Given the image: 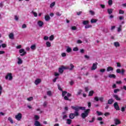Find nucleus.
Returning a JSON list of instances; mask_svg holds the SVG:
<instances>
[{
    "mask_svg": "<svg viewBox=\"0 0 126 126\" xmlns=\"http://www.w3.org/2000/svg\"><path fill=\"white\" fill-rule=\"evenodd\" d=\"M71 108L73 109V110H76L77 111H79V110H82V111L85 110V107L71 106Z\"/></svg>",
    "mask_w": 126,
    "mask_h": 126,
    "instance_id": "1",
    "label": "nucleus"
},
{
    "mask_svg": "<svg viewBox=\"0 0 126 126\" xmlns=\"http://www.w3.org/2000/svg\"><path fill=\"white\" fill-rule=\"evenodd\" d=\"M89 112H90V109H88L85 111L84 113H82V118H83V119H85V118L88 116Z\"/></svg>",
    "mask_w": 126,
    "mask_h": 126,
    "instance_id": "2",
    "label": "nucleus"
},
{
    "mask_svg": "<svg viewBox=\"0 0 126 126\" xmlns=\"http://www.w3.org/2000/svg\"><path fill=\"white\" fill-rule=\"evenodd\" d=\"M6 80H12L13 77H12V74L11 73H8L5 77Z\"/></svg>",
    "mask_w": 126,
    "mask_h": 126,
    "instance_id": "3",
    "label": "nucleus"
},
{
    "mask_svg": "<svg viewBox=\"0 0 126 126\" xmlns=\"http://www.w3.org/2000/svg\"><path fill=\"white\" fill-rule=\"evenodd\" d=\"M19 53L20 54H22L20 55L21 57H23V56H25V55H26V54L27 53V52L25 51V50L24 49H20Z\"/></svg>",
    "mask_w": 126,
    "mask_h": 126,
    "instance_id": "4",
    "label": "nucleus"
},
{
    "mask_svg": "<svg viewBox=\"0 0 126 126\" xmlns=\"http://www.w3.org/2000/svg\"><path fill=\"white\" fill-rule=\"evenodd\" d=\"M15 119L17 121H20L22 119V114L18 113L17 115L15 116Z\"/></svg>",
    "mask_w": 126,
    "mask_h": 126,
    "instance_id": "5",
    "label": "nucleus"
},
{
    "mask_svg": "<svg viewBox=\"0 0 126 126\" xmlns=\"http://www.w3.org/2000/svg\"><path fill=\"white\" fill-rule=\"evenodd\" d=\"M73 68H74V65L72 63H70L69 66H66V69L69 70H73Z\"/></svg>",
    "mask_w": 126,
    "mask_h": 126,
    "instance_id": "6",
    "label": "nucleus"
},
{
    "mask_svg": "<svg viewBox=\"0 0 126 126\" xmlns=\"http://www.w3.org/2000/svg\"><path fill=\"white\" fill-rule=\"evenodd\" d=\"M66 67L64 66H62L59 68V72L60 73H63V69H66Z\"/></svg>",
    "mask_w": 126,
    "mask_h": 126,
    "instance_id": "7",
    "label": "nucleus"
},
{
    "mask_svg": "<svg viewBox=\"0 0 126 126\" xmlns=\"http://www.w3.org/2000/svg\"><path fill=\"white\" fill-rule=\"evenodd\" d=\"M95 101H96V102H98V101H100V102H103L104 100V97H98L97 96H95L94 97Z\"/></svg>",
    "mask_w": 126,
    "mask_h": 126,
    "instance_id": "8",
    "label": "nucleus"
},
{
    "mask_svg": "<svg viewBox=\"0 0 126 126\" xmlns=\"http://www.w3.org/2000/svg\"><path fill=\"white\" fill-rule=\"evenodd\" d=\"M97 65H98V63H94L93 66L91 67L92 70H95L97 68Z\"/></svg>",
    "mask_w": 126,
    "mask_h": 126,
    "instance_id": "9",
    "label": "nucleus"
},
{
    "mask_svg": "<svg viewBox=\"0 0 126 126\" xmlns=\"http://www.w3.org/2000/svg\"><path fill=\"white\" fill-rule=\"evenodd\" d=\"M114 123H115V125L116 126L121 125V121H120V120H119L118 119H114Z\"/></svg>",
    "mask_w": 126,
    "mask_h": 126,
    "instance_id": "10",
    "label": "nucleus"
},
{
    "mask_svg": "<svg viewBox=\"0 0 126 126\" xmlns=\"http://www.w3.org/2000/svg\"><path fill=\"white\" fill-rule=\"evenodd\" d=\"M114 107L117 111H120V106H119V104H118V102H115L114 104Z\"/></svg>",
    "mask_w": 126,
    "mask_h": 126,
    "instance_id": "11",
    "label": "nucleus"
},
{
    "mask_svg": "<svg viewBox=\"0 0 126 126\" xmlns=\"http://www.w3.org/2000/svg\"><path fill=\"white\" fill-rule=\"evenodd\" d=\"M113 97L114 98H115V99L117 100V101H121V100H122L121 99V97H120L119 96V95H117V94H114L113 95Z\"/></svg>",
    "mask_w": 126,
    "mask_h": 126,
    "instance_id": "12",
    "label": "nucleus"
},
{
    "mask_svg": "<svg viewBox=\"0 0 126 126\" xmlns=\"http://www.w3.org/2000/svg\"><path fill=\"white\" fill-rule=\"evenodd\" d=\"M41 79H36L34 81V84L35 85H38L39 83H41Z\"/></svg>",
    "mask_w": 126,
    "mask_h": 126,
    "instance_id": "13",
    "label": "nucleus"
},
{
    "mask_svg": "<svg viewBox=\"0 0 126 126\" xmlns=\"http://www.w3.org/2000/svg\"><path fill=\"white\" fill-rule=\"evenodd\" d=\"M17 59L18 60V62H17L18 64H22V63H23V61H22V59H21V58H20V57H18Z\"/></svg>",
    "mask_w": 126,
    "mask_h": 126,
    "instance_id": "14",
    "label": "nucleus"
},
{
    "mask_svg": "<svg viewBox=\"0 0 126 126\" xmlns=\"http://www.w3.org/2000/svg\"><path fill=\"white\" fill-rule=\"evenodd\" d=\"M37 25H38V26L39 27H42L43 26V25H44V22H43L41 21H39L37 22Z\"/></svg>",
    "mask_w": 126,
    "mask_h": 126,
    "instance_id": "15",
    "label": "nucleus"
},
{
    "mask_svg": "<svg viewBox=\"0 0 126 126\" xmlns=\"http://www.w3.org/2000/svg\"><path fill=\"white\" fill-rule=\"evenodd\" d=\"M9 39H11V40H13V39H14V34L13 33H10L9 34Z\"/></svg>",
    "mask_w": 126,
    "mask_h": 126,
    "instance_id": "16",
    "label": "nucleus"
},
{
    "mask_svg": "<svg viewBox=\"0 0 126 126\" xmlns=\"http://www.w3.org/2000/svg\"><path fill=\"white\" fill-rule=\"evenodd\" d=\"M114 45L115 46V48H119V47L120 46V43L117 41L114 43Z\"/></svg>",
    "mask_w": 126,
    "mask_h": 126,
    "instance_id": "17",
    "label": "nucleus"
},
{
    "mask_svg": "<svg viewBox=\"0 0 126 126\" xmlns=\"http://www.w3.org/2000/svg\"><path fill=\"white\" fill-rule=\"evenodd\" d=\"M107 71L109 72V71H113V70H114V68H113V67H111V66H108L107 68L106 69Z\"/></svg>",
    "mask_w": 126,
    "mask_h": 126,
    "instance_id": "18",
    "label": "nucleus"
},
{
    "mask_svg": "<svg viewBox=\"0 0 126 126\" xmlns=\"http://www.w3.org/2000/svg\"><path fill=\"white\" fill-rule=\"evenodd\" d=\"M34 126H42V125H41V124H40V122H39V121H35L34 122Z\"/></svg>",
    "mask_w": 126,
    "mask_h": 126,
    "instance_id": "19",
    "label": "nucleus"
},
{
    "mask_svg": "<svg viewBox=\"0 0 126 126\" xmlns=\"http://www.w3.org/2000/svg\"><path fill=\"white\" fill-rule=\"evenodd\" d=\"M45 19L46 21H49L51 19V17H50V16L49 15H46L45 16Z\"/></svg>",
    "mask_w": 126,
    "mask_h": 126,
    "instance_id": "20",
    "label": "nucleus"
},
{
    "mask_svg": "<svg viewBox=\"0 0 126 126\" xmlns=\"http://www.w3.org/2000/svg\"><path fill=\"white\" fill-rule=\"evenodd\" d=\"M108 77H109V78H116V75L114 74H109Z\"/></svg>",
    "mask_w": 126,
    "mask_h": 126,
    "instance_id": "21",
    "label": "nucleus"
},
{
    "mask_svg": "<svg viewBox=\"0 0 126 126\" xmlns=\"http://www.w3.org/2000/svg\"><path fill=\"white\" fill-rule=\"evenodd\" d=\"M72 51V50L71 49V48L69 47H67V49L66 50V52H67V53H70Z\"/></svg>",
    "mask_w": 126,
    "mask_h": 126,
    "instance_id": "22",
    "label": "nucleus"
},
{
    "mask_svg": "<svg viewBox=\"0 0 126 126\" xmlns=\"http://www.w3.org/2000/svg\"><path fill=\"white\" fill-rule=\"evenodd\" d=\"M107 12H108L109 14H112V13H113V9H112V8L108 9Z\"/></svg>",
    "mask_w": 126,
    "mask_h": 126,
    "instance_id": "23",
    "label": "nucleus"
},
{
    "mask_svg": "<svg viewBox=\"0 0 126 126\" xmlns=\"http://www.w3.org/2000/svg\"><path fill=\"white\" fill-rule=\"evenodd\" d=\"M74 114L73 113H70L69 116V118H70L71 119H74Z\"/></svg>",
    "mask_w": 126,
    "mask_h": 126,
    "instance_id": "24",
    "label": "nucleus"
},
{
    "mask_svg": "<svg viewBox=\"0 0 126 126\" xmlns=\"http://www.w3.org/2000/svg\"><path fill=\"white\" fill-rule=\"evenodd\" d=\"M47 94L48 95V96H49V97H51V96L53 95V93H52V91H49L47 92Z\"/></svg>",
    "mask_w": 126,
    "mask_h": 126,
    "instance_id": "25",
    "label": "nucleus"
},
{
    "mask_svg": "<svg viewBox=\"0 0 126 126\" xmlns=\"http://www.w3.org/2000/svg\"><path fill=\"white\" fill-rule=\"evenodd\" d=\"M113 102H114V99H113V98H111L108 100V104H113Z\"/></svg>",
    "mask_w": 126,
    "mask_h": 126,
    "instance_id": "26",
    "label": "nucleus"
},
{
    "mask_svg": "<svg viewBox=\"0 0 126 126\" xmlns=\"http://www.w3.org/2000/svg\"><path fill=\"white\" fill-rule=\"evenodd\" d=\"M71 120L68 119L66 120V123L67 124V125H70L71 124Z\"/></svg>",
    "mask_w": 126,
    "mask_h": 126,
    "instance_id": "27",
    "label": "nucleus"
},
{
    "mask_svg": "<svg viewBox=\"0 0 126 126\" xmlns=\"http://www.w3.org/2000/svg\"><path fill=\"white\" fill-rule=\"evenodd\" d=\"M97 19H92L91 20V23H96V22H97Z\"/></svg>",
    "mask_w": 126,
    "mask_h": 126,
    "instance_id": "28",
    "label": "nucleus"
},
{
    "mask_svg": "<svg viewBox=\"0 0 126 126\" xmlns=\"http://www.w3.org/2000/svg\"><path fill=\"white\" fill-rule=\"evenodd\" d=\"M88 23H89V21H88V20L83 21V25H87V24H88Z\"/></svg>",
    "mask_w": 126,
    "mask_h": 126,
    "instance_id": "29",
    "label": "nucleus"
},
{
    "mask_svg": "<svg viewBox=\"0 0 126 126\" xmlns=\"http://www.w3.org/2000/svg\"><path fill=\"white\" fill-rule=\"evenodd\" d=\"M31 49H32V50H36V45L33 44V45H32L31 46Z\"/></svg>",
    "mask_w": 126,
    "mask_h": 126,
    "instance_id": "30",
    "label": "nucleus"
},
{
    "mask_svg": "<svg viewBox=\"0 0 126 126\" xmlns=\"http://www.w3.org/2000/svg\"><path fill=\"white\" fill-rule=\"evenodd\" d=\"M54 39H55V36H54V35H51L49 37V40H50V41H53V40H54Z\"/></svg>",
    "mask_w": 126,
    "mask_h": 126,
    "instance_id": "31",
    "label": "nucleus"
},
{
    "mask_svg": "<svg viewBox=\"0 0 126 126\" xmlns=\"http://www.w3.org/2000/svg\"><path fill=\"white\" fill-rule=\"evenodd\" d=\"M55 5H56V2H53L51 3L50 4L51 8H53V7H54V6H55Z\"/></svg>",
    "mask_w": 126,
    "mask_h": 126,
    "instance_id": "32",
    "label": "nucleus"
},
{
    "mask_svg": "<svg viewBox=\"0 0 126 126\" xmlns=\"http://www.w3.org/2000/svg\"><path fill=\"white\" fill-rule=\"evenodd\" d=\"M91 27H92V25H87L85 26V28L86 29H88V28H91Z\"/></svg>",
    "mask_w": 126,
    "mask_h": 126,
    "instance_id": "33",
    "label": "nucleus"
},
{
    "mask_svg": "<svg viewBox=\"0 0 126 126\" xmlns=\"http://www.w3.org/2000/svg\"><path fill=\"white\" fill-rule=\"evenodd\" d=\"M46 47H51V42L49 41H47L46 43Z\"/></svg>",
    "mask_w": 126,
    "mask_h": 126,
    "instance_id": "34",
    "label": "nucleus"
},
{
    "mask_svg": "<svg viewBox=\"0 0 126 126\" xmlns=\"http://www.w3.org/2000/svg\"><path fill=\"white\" fill-rule=\"evenodd\" d=\"M32 13L35 17H37V16H38V14L33 11H32Z\"/></svg>",
    "mask_w": 126,
    "mask_h": 126,
    "instance_id": "35",
    "label": "nucleus"
},
{
    "mask_svg": "<svg viewBox=\"0 0 126 126\" xmlns=\"http://www.w3.org/2000/svg\"><path fill=\"white\" fill-rule=\"evenodd\" d=\"M8 120L10 121V123H11V124H13V120H12V118H11V117H8Z\"/></svg>",
    "mask_w": 126,
    "mask_h": 126,
    "instance_id": "36",
    "label": "nucleus"
},
{
    "mask_svg": "<svg viewBox=\"0 0 126 126\" xmlns=\"http://www.w3.org/2000/svg\"><path fill=\"white\" fill-rule=\"evenodd\" d=\"M75 113H74V116H76V117H77V116H78L79 114H78V111L79 110H75Z\"/></svg>",
    "mask_w": 126,
    "mask_h": 126,
    "instance_id": "37",
    "label": "nucleus"
},
{
    "mask_svg": "<svg viewBox=\"0 0 126 126\" xmlns=\"http://www.w3.org/2000/svg\"><path fill=\"white\" fill-rule=\"evenodd\" d=\"M81 93H82V90H79L77 94V96H79Z\"/></svg>",
    "mask_w": 126,
    "mask_h": 126,
    "instance_id": "38",
    "label": "nucleus"
},
{
    "mask_svg": "<svg viewBox=\"0 0 126 126\" xmlns=\"http://www.w3.org/2000/svg\"><path fill=\"white\" fill-rule=\"evenodd\" d=\"M66 94H67V92H66V91H64V92L62 91V96H63V97H64V96L65 95H66Z\"/></svg>",
    "mask_w": 126,
    "mask_h": 126,
    "instance_id": "39",
    "label": "nucleus"
},
{
    "mask_svg": "<svg viewBox=\"0 0 126 126\" xmlns=\"http://www.w3.org/2000/svg\"><path fill=\"white\" fill-rule=\"evenodd\" d=\"M94 94V92L93 91H91L89 93V96H92Z\"/></svg>",
    "mask_w": 126,
    "mask_h": 126,
    "instance_id": "40",
    "label": "nucleus"
},
{
    "mask_svg": "<svg viewBox=\"0 0 126 126\" xmlns=\"http://www.w3.org/2000/svg\"><path fill=\"white\" fill-rule=\"evenodd\" d=\"M34 119H35V121H38V120H39V119H40V117H39V116H38V115H35Z\"/></svg>",
    "mask_w": 126,
    "mask_h": 126,
    "instance_id": "41",
    "label": "nucleus"
},
{
    "mask_svg": "<svg viewBox=\"0 0 126 126\" xmlns=\"http://www.w3.org/2000/svg\"><path fill=\"white\" fill-rule=\"evenodd\" d=\"M96 114H97L98 116H102V115H103L102 112H100L99 111H96Z\"/></svg>",
    "mask_w": 126,
    "mask_h": 126,
    "instance_id": "42",
    "label": "nucleus"
},
{
    "mask_svg": "<svg viewBox=\"0 0 126 126\" xmlns=\"http://www.w3.org/2000/svg\"><path fill=\"white\" fill-rule=\"evenodd\" d=\"M108 2V4L109 5H112V4H113V0H109Z\"/></svg>",
    "mask_w": 126,
    "mask_h": 126,
    "instance_id": "43",
    "label": "nucleus"
},
{
    "mask_svg": "<svg viewBox=\"0 0 126 126\" xmlns=\"http://www.w3.org/2000/svg\"><path fill=\"white\" fill-rule=\"evenodd\" d=\"M56 15L57 16H62V13L59 12H57L56 13Z\"/></svg>",
    "mask_w": 126,
    "mask_h": 126,
    "instance_id": "44",
    "label": "nucleus"
},
{
    "mask_svg": "<svg viewBox=\"0 0 126 126\" xmlns=\"http://www.w3.org/2000/svg\"><path fill=\"white\" fill-rule=\"evenodd\" d=\"M27 100H28V101H32V100H33V97L31 96V97L28 98Z\"/></svg>",
    "mask_w": 126,
    "mask_h": 126,
    "instance_id": "45",
    "label": "nucleus"
},
{
    "mask_svg": "<svg viewBox=\"0 0 126 126\" xmlns=\"http://www.w3.org/2000/svg\"><path fill=\"white\" fill-rule=\"evenodd\" d=\"M89 12L91 15H94V14H95V12H94V11L93 10H90Z\"/></svg>",
    "mask_w": 126,
    "mask_h": 126,
    "instance_id": "46",
    "label": "nucleus"
},
{
    "mask_svg": "<svg viewBox=\"0 0 126 126\" xmlns=\"http://www.w3.org/2000/svg\"><path fill=\"white\" fill-rule=\"evenodd\" d=\"M27 26L26 25V24H24L22 26V29H24L25 28H27Z\"/></svg>",
    "mask_w": 126,
    "mask_h": 126,
    "instance_id": "47",
    "label": "nucleus"
},
{
    "mask_svg": "<svg viewBox=\"0 0 126 126\" xmlns=\"http://www.w3.org/2000/svg\"><path fill=\"white\" fill-rule=\"evenodd\" d=\"M119 91H120V89H115L114 91V93H115V94L118 93V92H119Z\"/></svg>",
    "mask_w": 126,
    "mask_h": 126,
    "instance_id": "48",
    "label": "nucleus"
},
{
    "mask_svg": "<svg viewBox=\"0 0 126 126\" xmlns=\"http://www.w3.org/2000/svg\"><path fill=\"white\" fill-rule=\"evenodd\" d=\"M2 93V87L0 85V96L1 95V93Z\"/></svg>",
    "mask_w": 126,
    "mask_h": 126,
    "instance_id": "49",
    "label": "nucleus"
},
{
    "mask_svg": "<svg viewBox=\"0 0 126 126\" xmlns=\"http://www.w3.org/2000/svg\"><path fill=\"white\" fill-rule=\"evenodd\" d=\"M73 51L74 52H77V51H78V48L77 47H75L73 49Z\"/></svg>",
    "mask_w": 126,
    "mask_h": 126,
    "instance_id": "50",
    "label": "nucleus"
},
{
    "mask_svg": "<svg viewBox=\"0 0 126 126\" xmlns=\"http://www.w3.org/2000/svg\"><path fill=\"white\" fill-rule=\"evenodd\" d=\"M119 13L120 14H124V13H125V11H124L123 10H120Z\"/></svg>",
    "mask_w": 126,
    "mask_h": 126,
    "instance_id": "51",
    "label": "nucleus"
},
{
    "mask_svg": "<svg viewBox=\"0 0 126 126\" xmlns=\"http://www.w3.org/2000/svg\"><path fill=\"white\" fill-rule=\"evenodd\" d=\"M61 56L63 57H66V54L65 53H62Z\"/></svg>",
    "mask_w": 126,
    "mask_h": 126,
    "instance_id": "52",
    "label": "nucleus"
},
{
    "mask_svg": "<svg viewBox=\"0 0 126 126\" xmlns=\"http://www.w3.org/2000/svg\"><path fill=\"white\" fill-rule=\"evenodd\" d=\"M43 39L45 41H47V40H49V37H48L47 36H45L44 37Z\"/></svg>",
    "mask_w": 126,
    "mask_h": 126,
    "instance_id": "53",
    "label": "nucleus"
},
{
    "mask_svg": "<svg viewBox=\"0 0 126 126\" xmlns=\"http://www.w3.org/2000/svg\"><path fill=\"white\" fill-rule=\"evenodd\" d=\"M121 111H122V112H125L126 111V107H122L121 108Z\"/></svg>",
    "mask_w": 126,
    "mask_h": 126,
    "instance_id": "54",
    "label": "nucleus"
},
{
    "mask_svg": "<svg viewBox=\"0 0 126 126\" xmlns=\"http://www.w3.org/2000/svg\"><path fill=\"white\" fill-rule=\"evenodd\" d=\"M58 87L59 90H60V91H63V90L62 89V87H61V86L60 85H58Z\"/></svg>",
    "mask_w": 126,
    "mask_h": 126,
    "instance_id": "55",
    "label": "nucleus"
},
{
    "mask_svg": "<svg viewBox=\"0 0 126 126\" xmlns=\"http://www.w3.org/2000/svg\"><path fill=\"white\" fill-rule=\"evenodd\" d=\"M21 48H22V46H21V45L16 46V49H21Z\"/></svg>",
    "mask_w": 126,
    "mask_h": 126,
    "instance_id": "56",
    "label": "nucleus"
},
{
    "mask_svg": "<svg viewBox=\"0 0 126 126\" xmlns=\"http://www.w3.org/2000/svg\"><path fill=\"white\" fill-rule=\"evenodd\" d=\"M2 48H6V44H1Z\"/></svg>",
    "mask_w": 126,
    "mask_h": 126,
    "instance_id": "57",
    "label": "nucleus"
},
{
    "mask_svg": "<svg viewBox=\"0 0 126 126\" xmlns=\"http://www.w3.org/2000/svg\"><path fill=\"white\" fill-rule=\"evenodd\" d=\"M122 82H121V81H116V84H122Z\"/></svg>",
    "mask_w": 126,
    "mask_h": 126,
    "instance_id": "58",
    "label": "nucleus"
},
{
    "mask_svg": "<svg viewBox=\"0 0 126 126\" xmlns=\"http://www.w3.org/2000/svg\"><path fill=\"white\" fill-rule=\"evenodd\" d=\"M15 20H16V21H18V19H19V18L18 17V16H15Z\"/></svg>",
    "mask_w": 126,
    "mask_h": 126,
    "instance_id": "59",
    "label": "nucleus"
},
{
    "mask_svg": "<svg viewBox=\"0 0 126 126\" xmlns=\"http://www.w3.org/2000/svg\"><path fill=\"white\" fill-rule=\"evenodd\" d=\"M105 70H105V69H100V72H102V73L105 72Z\"/></svg>",
    "mask_w": 126,
    "mask_h": 126,
    "instance_id": "60",
    "label": "nucleus"
},
{
    "mask_svg": "<svg viewBox=\"0 0 126 126\" xmlns=\"http://www.w3.org/2000/svg\"><path fill=\"white\" fill-rule=\"evenodd\" d=\"M71 29L72 30H76V27L75 26L71 27Z\"/></svg>",
    "mask_w": 126,
    "mask_h": 126,
    "instance_id": "61",
    "label": "nucleus"
},
{
    "mask_svg": "<svg viewBox=\"0 0 126 126\" xmlns=\"http://www.w3.org/2000/svg\"><path fill=\"white\" fill-rule=\"evenodd\" d=\"M77 43L78 44H82V41H81V40H78L77 41Z\"/></svg>",
    "mask_w": 126,
    "mask_h": 126,
    "instance_id": "62",
    "label": "nucleus"
},
{
    "mask_svg": "<svg viewBox=\"0 0 126 126\" xmlns=\"http://www.w3.org/2000/svg\"><path fill=\"white\" fill-rule=\"evenodd\" d=\"M85 59H87V60H89L90 57L88 55H85Z\"/></svg>",
    "mask_w": 126,
    "mask_h": 126,
    "instance_id": "63",
    "label": "nucleus"
},
{
    "mask_svg": "<svg viewBox=\"0 0 126 126\" xmlns=\"http://www.w3.org/2000/svg\"><path fill=\"white\" fill-rule=\"evenodd\" d=\"M116 72H117V73H121V69H117Z\"/></svg>",
    "mask_w": 126,
    "mask_h": 126,
    "instance_id": "64",
    "label": "nucleus"
}]
</instances>
